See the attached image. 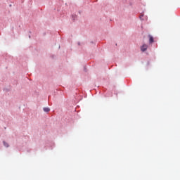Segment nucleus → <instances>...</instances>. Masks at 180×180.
I'll return each instance as SVG.
<instances>
[{"label":"nucleus","mask_w":180,"mask_h":180,"mask_svg":"<svg viewBox=\"0 0 180 180\" xmlns=\"http://www.w3.org/2000/svg\"><path fill=\"white\" fill-rule=\"evenodd\" d=\"M3 144H4V147H6V148H8L9 147V143H8L5 141H3Z\"/></svg>","instance_id":"obj_3"},{"label":"nucleus","mask_w":180,"mask_h":180,"mask_svg":"<svg viewBox=\"0 0 180 180\" xmlns=\"http://www.w3.org/2000/svg\"><path fill=\"white\" fill-rule=\"evenodd\" d=\"M4 91H5L6 92H9V89H4Z\"/></svg>","instance_id":"obj_5"},{"label":"nucleus","mask_w":180,"mask_h":180,"mask_svg":"<svg viewBox=\"0 0 180 180\" xmlns=\"http://www.w3.org/2000/svg\"><path fill=\"white\" fill-rule=\"evenodd\" d=\"M78 46H81V42L77 43Z\"/></svg>","instance_id":"obj_8"},{"label":"nucleus","mask_w":180,"mask_h":180,"mask_svg":"<svg viewBox=\"0 0 180 180\" xmlns=\"http://www.w3.org/2000/svg\"><path fill=\"white\" fill-rule=\"evenodd\" d=\"M148 49V45L144 44L143 46H141V51L144 53Z\"/></svg>","instance_id":"obj_1"},{"label":"nucleus","mask_w":180,"mask_h":180,"mask_svg":"<svg viewBox=\"0 0 180 180\" xmlns=\"http://www.w3.org/2000/svg\"><path fill=\"white\" fill-rule=\"evenodd\" d=\"M139 18H140L141 20H143V15H141Z\"/></svg>","instance_id":"obj_7"},{"label":"nucleus","mask_w":180,"mask_h":180,"mask_svg":"<svg viewBox=\"0 0 180 180\" xmlns=\"http://www.w3.org/2000/svg\"><path fill=\"white\" fill-rule=\"evenodd\" d=\"M75 16L76 15H72V18L73 20H75Z\"/></svg>","instance_id":"obj_6"},{"label":"nucleus","mask_w":180,"mask_h":180,"mask_svg":"<svg viewBox=\"0 0 180 180\" xmlns=\"http://www.w3.org/2000/svg\"><path fill=\"white\" fill-rule=\"evenodd\" d=\"M43 110H44V112H49V111H50V108L45 107V108H43Z\"/></svg>","instance_id":"obj_4"},{"label":"nucleus","mask_w":180,"mask_h":180,"mask_svg":"<svg viewBox=\"0 0 180 180\" xmlns=\"http://www.w3.org/2000/svg\"><path fill=\"white\" fill-rule=\"evenodd\" d=\"M148 38H149V44H153V42L154 41V37H153V36L149 34Z\"/></svg>","instance_id":"obj_2"},{"label":"nucleus","mask_w":180,"mask_h":180,"mask_svg":"<svg viewBox=\"0 0 180 180\" xmlns=\"http://www.w3.org/2000/svg\"><path fill=\"white\" fill-rule=\"evenodd\" d=\"M9 6H12V4H10Z\"/></svg>","instance_id":"obj_11"},{"label":"nucleus","mask_w":180,"mask_h":180,"mask_svg":"<svg viewBox=\"0 0 180 180\" xmlns=\"http://www.w3.org/2000/svg\"><path fill=\"white\" fill-rule=\"evenodd\" d=\"M150 64V62H148V65Z\"/></svg>","instance_id":"obj_10"},{"label":"nucleus","mask_w":180,"mask_h":180,"mask_svg":"<svg viewBox=\"0 0 180 180\" xmlns=\"http://www.w3.org/2000/svg\"><path fill=\"white\" fill-rule=\"evenodd\" d=\"M31 38V37H30V35H29V39H30Z\"/></svg>","instance_id":"obj_9"}]
</instances>
